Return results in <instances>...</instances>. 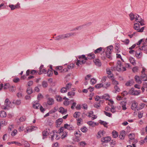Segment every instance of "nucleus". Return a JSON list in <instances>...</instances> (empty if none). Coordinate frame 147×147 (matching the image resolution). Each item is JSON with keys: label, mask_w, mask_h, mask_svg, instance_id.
<instances>
[{"label": "nucleus", "mask_w": 147, "mask_h": 147, "mask_svg": "<svg viewBox=\"0 0 147 147\" xmlns=\"http://www.w3.org/2000/svg\"><path fill=\"white\" fill-rule=\"evenodd\" d=\"M95 87L96 88H99L102 87H103V85L101 84H98L95 85Z\"/></svg>", "instance_id": "35"}, {"label": "nucleus", "mask_w": 147, "mask_h": 147, "mask_svg": "<svg viewBox=\"0 0 147 147\" xmlns=\"http://www.w3.org/2000/svg\"><path fill=\"white\" fill-rule=\"evenodd\" d=\"M141 79L143 81H147V75L145 74H142Z\"/></svg>", "instance_id": "20"}, {"label": "nucleus", "mask_w": 147, "mask_h": 147, "mask_svg": "<svg viewBox=\"0 0 147 147\" xmlns=\"http://www.w3.org/2000/svg\"><path fill=\"white\" fill-rule=\"evenodd\" d=\"M77 60L76 63V65L78 66H79L80 65H82L85 63L86 62V60Z\"/></svg>", "instance_id": "15"}, {"label": "nucleus", "mask_w": 147, "mask_h": 147, "mask_svg": "<svg viewBox=\"0 0 147 147\" xmlns=\"http://www.w3.org/2000/svg\"><path fill=\"white\" fill-rule=\"evenodd\" d=\"M101 99H105L106 100H109V99L110 98L109 95L108 94H105L102 96H101Z\"/></svg>", "instance_id": "19"}, {"label": "nucleus", "mask_w": 147, "mask_h": 147, "mask_svg": "<svg viewBox=\"0 0 147 147\" xmlns=\"http://www.w3.org/2000/svg\"><path fill=\"white\" fill-rule=\"evenodd\" d=\"M11 104V102L9 100V99L8 98H6L5 101V106L4 109H5L7 108V107H10Z\"/></svg>", "instance_id": "9"}, {"label": "nucleus", "mask_w": 147, "mask_h": 147, "mask_svg": "<svg viewBox=\"0 0 147 147\" xmlns=\"http://www.w3.org/2000/svg\"><path fill=\"white\" fill-rule=\"evenodd\" d=\"M135 79L137 82L138 83H141L142 82L140 79V78L139 76H136L135 77Z\"/></svg>", "instance_id": "29"}, {"label": "nucleus", "mask_w": 147, "mask_h": 147, "mask_svg": "<svg viewBox=\"0 0 147 147\" xmlns=\"http://www.w3.org/2000/svg\"><path fill=\"white\" fill-rule=\"evenodd\" d=\"M144 20V19L142 18L141 17L138 18L137 16H136L135 18V21L137 22H140L142 20Z\"/></svg>", "instance_id": "38"}, {"label": "nucleus", "mask_w": 147, "mask_h": 147, "mask_svg": "<svg viewBox=\"0 0 147 147\" xmlns=\"http://www.w3.org/2000/svg\"><path fill=\"white\" fill-rule=\"evenodd\" d=\"M47 76L48 77H51L53 74V70H50V69H48V71L47 72Z\"/></svg>", "instance_id": "22"}, {"label": "nucleus", "mask_w": 147, "mask_h": 147, "mask_svg": "<svg viewBox=\"0 0 147 147\" xmlns=\"http://www.w3.org/2000/svg\"><path fill=\"white\" fill-rule=\"evenodd\" d=\"M141 50L144 51L147 50V45H143L142 47L140 49Z\"/></svg>", "instance_id": "42"}, {"label": "nucleus", "mask_w": 147, "mask_h": 147, "mask_svg": "<svg viewBox=\"0 0 147 147\" xmlns=\"http://www.w3.org/2000/svg\"><path fill=\"white\" fill-rule=\"evenodd\" d=\"M64 127L65 129H67L70 130H73L74 127L71 125H69L68 124L66 123L64 125Z\"/></svg>", "instance_id": "12"}, {"label": "nucleus", "mask_w": 147, "mask_h": 147, "mask_svg": "<svg viewBox=\"0 0 147 147\" xmlns=\"http://www.w3.org/2000/svg\"><path fill=\"white\" fill-rule=\"evenodd\" d=\"M80 113L79 112H75L73 115L74 117L76 118L79 117L80 116V115L78 114V113Z\"/></svg>", "instance_id": "44"}, {"label": "nucleus", "mask_w": 147, "mask_h": 147, "mask_svg": "<svg viewBox=\"0 0 147 147\" xmlns=\"http://www.w3.org/2000/svg\"><path fill=\"white\" fill-rule=\"evenodd\" d=\"M104 113L107 116H108L109 117H111L112 116V114L109 113V112H107L105 111H104Z\"/></svg>", "instance_id": "47"}, {"label": "nucleus", "mask_w": 147, "mask_h": 147, "mask_svg": "<svg viewBox=\"0 0 147 147\" xmlns=\"http://www.w3.org/2000/svg\"><path fill=\"white\" fill-rule=\"evenodd\" d=\"M121 62L120 60H118L117 63V66L116 69L117 70L119 71H123L126 70L125 67H122V68Z\"/></svg>", "instance_id": "3"}, {"label": "nucleus", "mask_w": 147, "mask_h": 147, "mask_svg": "<svg viewBox=\"0 0 147 147\" xmlns=\"http://www.w3.org/2000/svg\"><path fill=\"white\" fill-rule=\"evenodd\" d=\"M10 86V85L9 83L5 84L3 86V89H7L9 88Z\"/></svg>", "instance_id": "45"}, {"label": "nucleus", "mask_w": 147, "mask_h": 147, "mask_svg": "<svg viewBox=\"0 0 147 147\" xmlns=\"http://www.w3.org/2000/svg\"><path fill=\"white\" fill-rule=\"evenodd\" d=\"M42 86L44 88H47L48 86V83L46 81H42Z\"/></svg>", "instance_id": "31"}, {"label": "nucleus", "mask_w": 147, "mask_h": 147, "mask_svg": "<svg viewBox=\"0 0 147 147\" xmlns=\"http://www.w3.org/2000/svg\"><path fill=\"white\" fill-rule=\"evenodd\" d=\"M26 129V130L24 131L25 132L28 133V132H31L32 131L31 130H30V127H27Z\"/></svg>", "instance_id": "61"}, {"label": "nucleus", "mask_w": 147, "mask_h": 147, "mask_svg": "<svg viewBox=\"0 0 147 147\" xmlns=\"http://www.w3.org/2000/svg\"><path fill=\"white\" fill-rule=\"evenodd\" d=\"M81 130L83 132L86 133L87 131V129L85 127H83L81 129Z\"/></svg>", "instance_id": "48"}, {"label": "nucleus", "mask_w": 147, "mask_h": 147, "mask_svg": "<svg viewBox=\"0 0 147 147\" xmlns=\"http://www.w3.org/2000/svg\"><path fill=\"white\" fill-rule=\"evenodd\" d=\"M67 89L66 88L63 87L61 89L60 92L62 93H65L67 92Z\"/></svg>", "instance_id": "49"}, {"label": "nucleus", "mask_w": 147, "mask_h": 147, "mask_svg": "<svg viewBox=\"0 0 147 147\" xmlns=\"http://www.w3.org/2000/svg\"><path fill=\"white\" fill-rule=\"evenodd\" d=\"M43 73L46 74L47 73V70L44 69H42L39 70V71L38 74L39 75H40Z\"/></svg>", "instance_id": "30"}, {"label": "nucleus", "mask_w": 147, "mask_h": 147, "mask_svg": "<svg viewBox=\"0 0 147 147\" xmlns=\"http://www.w3.org/2000/svg\"><path fill=\"white\" fill-rule=\"evenodd\" d=\"M134 88H132L130 90H129V94L131 95H138L140 93V91L134 90Z\"/></svg>", "instance_id": "5"}, {"label": "nucleus", "mask_w": 147, "mask_h": 147, "mask_svg": "<svg viewBox=\"0 0 147 147\" xmlns=\"http://www.w3.org/2000/svg\"><path fill=\"white\" fill-rule=\"evenodd\" d=\"M7 115L6 112L4 111L0 112V117H5Z\"/></svg>", "instance_id": "26"}, {"label": "nucleus", "mask_w": 147, "mask_h": 147, "mask_svg": "<svg viewBox=\"0 0 147 147\" xmlns=\"http://www.w3.org/2000/svg\"><path fill=\"white\" fill-rule=\"evenodd\" d=\"M59 111L62 114H65L67 112V109H65L62 107H60L59 109Z\"/></svg>", "instance_id": "14"}, {"label": "nucleus", "mask_w": 147, "mask_h": 147, "mask_svg": "<svg viewBox=\"0 0 147 147\" xmlns=\"http://www.w3.org/2000/svg\"><path fill=\"white\" fill-rule=\"evenodd\" d=\"M51 134H53L52 135H51V140L52 141L53 140V138L54 137V136L56 135V134H58L57 133V131L56 130H53L51 132Z\"/></svg>", "instance_id": "16"}, {"label": "nucleus", "mask_w": 147, "mask_h": 147, "mask_svg": "<svg viewBox=\"0 0 147 147\" xmlns=\"http://www.w3.org/2000/svg\"><path fill=\"white\" fill-rule=\"evenodd\" d=\"M102 48L101 47L98 48L94 51V53L95 54L100 53L102 50Z\"/></svg>", "instance_id": "28"}, {"label": "nucleus", "mask_w": 147, "mask_h": 147, "mask_svg": "<svg viewBox=\"0 0 147 147\" xmlns=\"http://www.w3.org/2000/svg\"><path fill=\"white\" fill-rule=\"evenodd\" d=\"M111 140V137L107 136L102 138L101 139V141L104 143H107L109 142Z\"/></svg>", "instance_id": "8"}, {"label": "nucleus", "mask_w": 147, "mask_h": 147, "mask_svg": "<svg viewBox=\"0 0 147 147\" xmlns=\"http://www.w3.org/2000/svg\"><path fill=\"white\" fill-rule=\"evenodd\" d=\"M96 82V80L94 78H92L90 80V82L91 83V84H95Z\"/></svg>", "instance_id": "55"}, {"label": "nucleus", "mask_w": 147, "mask_h": 147, "mask_svg": "<svg viewBox=\"0 0 147 147\" xmlns=\"http://www.w3.org/2000/svg\"><path fill=\"white\" fill-rule=\"evenodd\" d=\"M13 103L14 104L19 105L21 103V101L20 100H14L13 102Z\"/></svg>", "instance_id": "36"}, {"label": "nucleus", "mask_w": 147, "mask_h": 147, "mask_svg": "<svg viewBox=\"0 0 147 147\" xmlns=\"http://www.w3.org/2000/svg\"><path fill=\"white\" fill-rule=\"evenodd\" d=\"M129 60L130 62L133 65H134L136 64L135 60L134 58L132 57H129Z\"/></svg>", "instance_id": "21"}, {"label": "nucleus", "mask_w": 147, "mask_h": 147, "mask_svg": "<svg viewBox=\"0 0 147 147\" xmlns=\"http://www.w3.org/2000/svg\"><path fill=\"white\" fill-rule=\"evenodd\" d=\"M111 85V83L110 82L107 83L105 86H103V88L107 89V88L109 87Z\"/></svg>", "instance_id": "50"}, {"label": "nucleus", "mask_w": 147, "mask_h": 147, "mask_svg": "<svg viewBox=\"0 0 147 147\" xmlns=\"http://www.w3.org/2000/svg\"><path fill=\"white\" fill-rule=\"evenodd\" d=\"M26 92L28 94H31L32 93V90L31 88H28L26 90Z\"/></svg>", "instance_id": "34"}, {"label": "nucleus", "mask_w": 147, "mask_h": 147, "mask_svg": "<svg viewBox=\"0 0 147 147\" xmlns=\"http://www.w3.org/2000/svg\"><path fill=\"white\" fill-rule=\"evenodd\" d=\"M38 73V71L36 70L28 69L26 71V75L29 76L30 74L32 75Z\"/></svg>", "instance_id": "7"}, {"label": "nucleus", "mask_w": 147, "mask_h": 147, "mask_svg": "<svg viewBox=\"0 0 147 147\" xmlns=\"http://www.w3.org/2000/svg\"><path fill=\"white\" fill-rule=\"evenodd\" d=\"M47 103L49 105H52L54 103V100L53 98H49L47 100Z\"/></svg>", "instance_id": "11"}, {"label": "nucleus", "mask_w": 147, "mask_h": 147, "mask_svg": "<svg viewBox=\"0 0 147 147\" xmlns=\"http://www.w3.org/2000/svg\"><path fill=\"white\" fill-rule=\"evenodd\" d=\"M17 131L16 129H14L13 131H12L11 133V135L13 136H15L17 133Z\"/></svg>", "instance_id": "58"}, {"label": "nucleus", "mask_w": 147, "mask_h": 147, "mask_svg": "<svg viewBox=\"0 0 147 147\" xmlns=\"http://www.w3.org/2000/svg\"><path fill=\"white\" fill-rule=\"evenodd\" d=\"M129 16L131 20H133L134 18L135 19L136 17H135V16L132 13H130L129 14Z\"/></svg>", "instance_id": "39"}, {"label": "nucleus", "mask_w": 147, "mask_h": 147, "mask_svg": "<svg viewBox=\"0 0 147 147\" xmlns=\"http://www.w3.org/2000/svg\"><path fill=\"white\" fill-rule=\"evenodd\" d=\"M67 133L66 131H64L63 132V134L62 135V138H64L67 136Z\"/></svg>", "instance_id": "54"}, {"label": "nucleus", "mask_w": 147, "mask_h": 147, "mask_svg": "<svg viewBox=\"0 0 147 147\" xmlns=\"http://www.w3.org/2000/svg\"><path fill=\"white\" fill-rule=\"evenodd\" d=\"M94 62L95 63V65L98 66H100L101 65V63L100 61V60L98 59H96L95 60H94Z\"/></svg>", "instance_id": "18"}, {"label": "nucleus", "mask_w": 147, "mask_h": 147, "mask_svg": "<svg viewBox=\"0 0 147 147\" xmlns=\"http://www.w3.org/2000/svg\"><path fill=\"white\" fill-rule=\"evenodd\" d=\"M74 67V64L73 63L67 65V67L68 69H73Z\"/></svg>", "instance_id": "37"}, {"label": "nucleus", "mask_w": 147, "mask_h": 147, "mask_svg": "<svg viewBox=\"0 0 147 147\" xmlns=\"http://www.w3.org/2000/svg\"><path fill=\"white\" fill-rule=\"evenodd\" d=\"M64 127H61L57 131V133L58 134H60V133L63 132V130Z\"/></svg>", "instance_id": "56"}, {"label": "nucleus", "mask_w": 147, "mask_h": 147, "mask_svg": "<svg viewBox=\"0 0 147 147\" xmlns=\"http://www.w3.org/2000/svg\"><path fill=\"white\" fill-rule=\"evenodd\" d=\"M100 106V103L98 102V103H96V104H95L94 105V107L97 109H98L99 107Z\"/></svg>", "instance_id": "60"}, {"label": "nucleus", "mask_w": 147, "mask_h": 147, "mask_svg": "<svg viewBox=\"0 0 147 147\" xmlns=\"http://www.w3.org/2000/svg\"><path fill=\"white\" fill-rule=\"evenodd\" d=\"M140 24L137 23H135L134 24V29L137 31V32H142L145 28V26L142 27L140 29Z\"/></svg>", "instance_id": "4"}, {"label": "nucleus", "mask_w": 147, "mask_h": 147, "mask_svg": "<svg viewBox=\"0 0 147 147\" xmlns=\"http://www.w3.org/2000/svg\"><path fill=\"white\" fill-rule=\"evenodd\" d=\"M122 42H124L125 45H127L129 43L130 41L128 39H126L124 41H122Z\"/></svg>", "instance_id": "51"}, {"label": "nucleus", "mask_w": 147, "mask_h": 147, "mask_svg": "<svg viewBox=\"0 0 147 147\" xmlns=\"http://www.w3.org/2000/svg\"><path fill=\"white\" fill-rule=\"evenodd\" d=\"M26 117L25 116H22L19 119V121L20 122H23L25 120Z\"/></svg>", "instance_id": "64"}, {"label": "nucleus", "mask_w": 147, "mask_h": 147, "mask_svg": "<svg viewBox=\"0 0 147 147\" xmlns=\"http://www.w3.org/2000/svg\"><path fill=\"white\" fill-rule=\"evenodd\" d=\"M72 85V84L71 83H69L67 84L65 87L66 88L67 90L69 89L71 87V86Z\"/></svg>", "instance_id": "41"}, {"label": "nucleus", "mask_w": 147, "mask_h": 147, "mask_svg": "<svg viewBox=\"0 0 147 147\" xmlns=\"http://www.w3.org/2000/svg\"><path fill=\"white\" fill-rule=\"evenodd\" d=\"M9 7L11 8V10H13L16 9L15 5H9Z\"/></svg>", "instance_id": "62"}, {"label": "nucleus", "mask_w": 147, "mask_h": 147, "mask_svg": "<svg viewBox=\"0 0 147 147\" xmlns=\"http://www.w3.org/2000/svg\"><path fill=\"white\" fill-rule=\"evenodd\" d=\"M43 98V96L41 94H39L37 96V98L38 100H40V98Z\"/></svg>", "instance_id": "63"}, {"label": "nucleus", "mask_w": 147, "mask_h": 147, "mask_svg": "<svg viewBox=\"0 0 147 147\" xmlns=\"http://www.w3.org/2000/svg\"><path fill=\"white\" fill-rule=\"evenodd\" d=\"M114 88L115 89V93L117 92H119L120 91V88L117 85L115 86Z\"/></svg>", "instance_id": "40"}, {"label": "nucleus", "mask_w": 147, "mask_h": 147, "mask_svg": "<svg viewBox=\"0 0 147 147\" xmlns=\"http://www.w3.org/2000/svg\"><path fill=\"white\" fill-rule=\"evenodd\" d=\"M39 106H40V105L38 103L36 102L35 104L33 105V107L35 109H38Z\"/></svg>", "instance_id": "32"}, {"label": "nucleus", "mask_w": 147, "mask_h": 147, "mask_svg": "<svg viewBox=\"0 0 147 147\" xmlns=\"http://www.w3.org/2000/svg\"><path fill=\"white\" fill-rule=\"evenodd\" d=\"M88 57H86L85 55H83L81 56H79L78 58L80 59H84L85 60H87L88 59H94L95 57V55L93 53H89L88 55Z\"/></svg>", "instance_id": "2"}, {"label": "nucleus", "mask_w": 147, "mask_h": 147, "mask_svg": "<svg viewBox=\"0 0 147 147\" xmlns=\"http://www.w3.org/2000/svg\"><path fill=\"white\" fill-rule=\"evenodd\" d=\"M9 88V90L11 92H13L15 90V88L13 86H10Z\"/></svg>", "instance_id": "59"}, {"label": "nucleus", "mask_w": 147, "mask_h": 147, "mask_svg": "<svg viewBox=\"0 0 147 147\" xmlns=\"http://www.w3.org/2000/svg\"><path fill=\"white\" fill-rule=\"evenodd\" d=\"M49 134V133L47 129H46L44 130L42 132V135L43 136L42 139H44L45 137L47 136Z\"/></svg>", "instance_id": "17"}, {"label": "nucleus", "mask_w": 147, "mask_h": 147, "mask_svg": "<svg viewBox=\"0 0 147 147\" xmlns=\"http://www.w3.org/2000/svg\"><path fill=\"white\" fill-rule=\"evenodd\" d=\"M99 123L102 125H104V126L107 128L108 127V126H107L108 123L106 121H103L100 120L99 121Z\"/></svg>", "instance_id": "24"}, {"label": "nucleus", "mask_w": 147, "mask_h": 147, "mask_svg": "<svg viewBox=\"0 0 147 147\" xmlns=\"http://www.w3.org/2000/svg\"><path fill=\"white\" fill-rule=\"evenodd\" d=\"M145 104L144 103H141L140 105L137 109V111H139L142 109L145 106Z\"/></svg>", "instance_id": "23"}, {"label": "nucleus", "mask_w": 147, "mask_h": 147, "mask_svg": "<svg viewBox=\"0 0 147 147\" xmlns=\"http://www.w3.org/2000/svg\"><path fill=\"white\" fill-rule=\"evenodd\" d=\"M112 134L113 138H116L118 136V134L115 131H113L112 132Z\"/></svg>", "instance_id": "25"}, {"label": "nucleus", "mask_w": 147, "mask_h": 147, "mask_svg": "<svg viewBox=\"0 0 147 147\" xmlns=\"http://www.w3.org/2000/svg\"><path fill=\"white\" fill-rule=\"evenodd\" d=\"M82 121V119L81 118L78 119H77V123L78 125H80L81 123V122Z\"/></svg>", "instance_id": "57"}, {"label": "nucleus", "mask_w": 147, "mask_h": 147, "mask_svg": "<svg viewBox=\"0 0 147 147\" xmlns=\"http://www.w3.org/2000/svg\"><path fill=\"white\" fill-rule=\"evenodd\" d=\"M76 35L75 33H70L65 34H63L57 36L55 37V40H59L61 39H65V38H69L70 36Z\"/></svg>", "instance_id": "1"}, {"label": "nucleus", "mask_w": 147, "mask_h": 147, "mask_svg": "<svg viewBox=\"0 0 147 147\" xmlns=\"http://www.w3.org/2000/svg\"><path fill=\"white\" fill-rule=\"evenodd\" d=\"M63 121V119L62 118H59L56 121V123H57V125H60Z\"/></svg>", "instance_id": "27"}, {"label": "nucleus", "mask_w": 147, "mask_h": 147, "mask_svg": "<svg viewBox=\"0 0 147 147\" xmlns=\"http://www.w3.org/2000/svg\"><path fill=\"white\" fill-rule=\"evenodd\" d=\"M56 100L58 101H61L62 100V98L59 95H57Z\"/></svg>", "instance_id": "53"}, {"label": "nucleus", "mask_w": 147, "mask_h": 147, "mask_svg": "<svg viewBox=\"0 0 147 147\" xmlns=\"http://www.w3.org/2000/svg\"><path fill=\"white\" fill-rule=\"evenodd\" d=\"M83 26H77L74 28L73 30H71L72 31H75L76 30H80L82 28H83Z\"/></svg>", "instance_id": "33"}, {"label": "nucleus", "mask_w": 147, "mask_h": 147, "mask_svg": "<svg viewBox=\"0 0 147 147\" xmlns=\"http://www.w3.org/2000/svg\"><path fill=\"white\" fill-rule=\"evenodd\" d=\"M125 136V131L124 130L121 131L120 134L119 136V138L121 140L124 139Z\"/></svg>", "instance_id": "13"}, {"label": "nucleus", "mask_w": 147, "mask_h": 147, "mask_svg": "<svg viewBox=\"0 0 147 147\" xmlns=\"http://www.w3.org/2000/svg\"><path fill=\"white\" fill-rule=\"evenodd\" d=\"M138 70V67L137 66L134 67L132 69L134 73L137 72Z\"/></svg>", "instance_id": "43"}, {"label": "nucleus", "mask_w": 147, "mask_h": 147, "mask_svg": "<svg viewBox=\"0 0 147 147\" xmlns=\"http://www.w3.org/2000/svg\"><path fill=\"white\" fill-rule=\"evenodd\" d=\"M132 84V81H129L127 82L126 84L125 85L127 86H131Z\"/></svg>", "instance_id": "52"}, {"label": "nucleus", "mask_w": 147, "mask_h": 147, "mask_svg": "<svg viewBox=\"0 0 147 147\" xmlns=\"http://www.w3.org/2000/svg\"><path fill=\"white\" fill-rule=\"evenodd\" d=\"M94 122L92 121H89L87 122V124L90 126L92 127H94Z\"/></svg>", "instance_id": "46"}, {"label": "nucleus", "mask_w": 147, "mask_h": 147, "mask_svg": "<svg viewBox=\"0 0 147 147\" xmlns=\"http://www.w3.org/2000/svg\"><path fill=\"white\" fill-rule=\"evenodd\" d=\"M111 51H107L105 52V54L106 55V56H102V59L103 60H104L105 59L106 57H107L110 59H112V57H111Z\"/></svg>", "instance_id": "6"}, {"label": "nucleus", "mask_w": 147, "mask_h": 147, "mask_svg": "<svg viewBox=\"0 0 147 147\" xmlns=\"http://www.w3.org/2000/svg\"><path fill=\"white\" fill-rule=\"evenodd\" d=\"M138 104L137 102L134 101L132 103V105L131 106V109L135 111H136V109L138 108Z\"/></svg>", "instance_id": "10"}]
</instances>
